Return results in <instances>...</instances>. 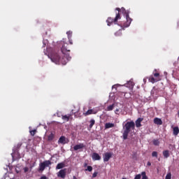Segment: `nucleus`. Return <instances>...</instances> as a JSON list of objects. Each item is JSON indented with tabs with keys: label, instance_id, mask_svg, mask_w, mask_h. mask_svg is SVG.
Masks as SVG:
<instances>
[{
	"label": "nucleus",
	"instance_id": "obj_39",
	"mask_svg": "<svg viewBox=\"0 0 179 179\" xmlns=\"http://www.w3.org/2000/svg\"><path fill=\"white\" fill-rule=\"evenodd\" d=\"M118 111H120L119 109H116V110H115V113H117V112H118Z\"/></svg>",
	"mask_w": 179,
	"mask_h": 179
},
{
	"label": "nucleus",
	"instance_id": "obj_25",
	"mask_svg": "<svg viewBox=\"0 0 179 179\" xmlns=\"http://www.w3.org/2000/svg\"><path fill=\"white\" fill-rule=\"evenodd\" d=\"M141 176H142V179H148V176H146V172L143 171L141 173Z\"/></svg>",
	"mask_w": 179,
	"mask_h": 179
},
{
	"label": "nucleus",
	"instance_id": "obj_40",
	"mask_svg": "<svg viewBox=\"0 0 179 179\" xmlns=\"http://www.w3.org/2000/svg\"><path fill=\"white\" fill-rule=\"evenodd\" d=\"M178 27H179V22H178Z\"/></svg>",
	"mask_w": 179,
	"mask_h": 179
},
{
	"label": "nucleus",
	"instance_id": "obj_5",
	"mask_svg": "<svg viewBox=\"0 0 179 179\" xmlns=\"http://www.w3.org/2000/svg\"><path fill=\"white\" fill-rule=\"evenodd\" d=\"M120 19H121V14H120V13H116V16L115 18L108 17V19L106 20L107 25L111 26L113 23H114V24H117L118 22V20H120Z\"/></svg>",
	"mask_w": 179,
	"mask_h": 179
},
{
	"label": "nucleus",
	"instance_id": "obj_35",
	"mask_svg": "<svg viewBox=\"0 0 179 179\" xmlns=\"http://www.w3.org/2000/svg\"><path fill=\"white\" fill-rule=\"evenodd\" d=\"M129 85H131V87H134V82L129 81Z\"/></svg>",
	"mask_w": 179,
	"mask_h": 179
},
{
	"label": "nucleus",
	"instance_id": "obj_24",
	"mask_svg": "<svg viewBox=\"0 0 179 179\" xmlns=\"http://www.w3.org/2000/svg\"><path fill=\"white\" fill-rule=\"evenodd\" d=\"M152 143L155 146H159V145H160V141H159V140H153Z\"/></svg>",
	"mask_w": 179,
	"mask_h": 179
},
{
	"label": "nucleus",
	"instance_id": "obj_26",
	"mask_svg": "<svg viewBox=\"0 0 179 179\" xmlns=\"http://www.w3.org/2000/svg\"><path fill=\"white\" fill-rule=\"evenodd\" d=\"M36 132H37L36 129H34L30 131V134L31 135V136H34V135H36Z\"/></svg>",
	"mask_w": 179,
	"mask_h": 179
},
{
	"label": "nucleus",
	"instance_id": "obj_1",
	"mask_svg": "<svg viewBox=\"0 0 179 179\" xmlns=\"http://www.w3.org/2000/svg\"><path fill=\"white\" fill-rule=\"evenodd\" d=\"M62 44V57L58 55V53H52L51 55H48V58L51 59L52 62H55V64L59 65V64H62V65H66L68 61H71V58L69 55L66 54L67 52H71V50L68 48V43L64 41H61Z\"/></svg>",
	"mask_w": 179,
	"mask_h": 179
},
{
	"label": "nucleus",
	"instance_id": "obj_12",
	"mask_svg": "<svg viewBox=\"0 0 179 179\" xmlns=\"http://www.w3.org/2000/svg\"><path fill=\"white\" fill-rule=\"evenodd\" d=\"M83 148H86V145L83 143H80L78 145H76L73 147L74 150H79V149H83Z\"/></svg>",
	"mask_w": 179,
	"mask_h": 179
},
{
	"label": "nucleus",
	"instance_id": "obj_2",
	"mask_svg": "<svg viewBox=\"0 0 179 179\" xmlns=\"http://www.w3.org/2000/svg\"><path fill=\"white\" fill-rule=\"evenodd\" d=\"M123 129L124 130L123 131L122 137L124 141H126V139H128V136L131 132V129H135V122H134V121L127 122L123 127Z\"/></svg>",
	"mask_w": 179,
	"mask_h": 179
},
{
	"label": "nucleus",
	"instance_id": "obj_16",
	"mask_svg": "<svg viewBox=\"0 0 179 179\" xmlns=\"http://www.w3.org/2000/svg\"><path fill=\"white\" fill-rule=\"evenodd\" d=\"M173 134L175 136H177V135H178L179 134V128L178 127H175L173 128Z\"/></svg>",
	"mask_w": 179,
	"mask_h": 179
},
{
	"label": "nucleus",
	"instance_id": "obj_21",
	"mask_svg": "<svg viewBox=\"0 0 179 179\" xmlns=\"http://www.w3.org/2000/svg\"><path fill=\"white\" fill-rule=\"evenodd\" d=\"M42 163L45 165V167H48V166H50V164H51V161L46 160Z\"/></svg>",
	"mask_w": 179,
	"mask_h": 179
},
{
	"label": "nucleus",
	"instance_id": "obj_38",
	"mask_svg": "<svg viewBox=\"0 0 179 179\" xmlns=\"http://www.w3.org/2000/svg\"><path fill=\"white\" fill-rule=\"evenodd\" d=\"M41 179H47V176H42Z\"/></svg>",
	"mask_w": 179,
	"mask_h": 179
},
{
	"label": "nucleus",
	"instance_id": "obj_7",
	"mask_svg": "<svg viewBox=\"0 0 179 179\" xmlns=\"http://www.w3.org/2000/svg\"><path fill=\"white\" fill-rule=\"evenodd\" d=\"M110 157H113V153H111V152H106L103 155V162H108L110 160Z\"/></svg>",
	"mask_w": 179,
	"mask_h": 179
},
{
	"label": "nucleus",
	"instance_id": "obj_36",
	"mask_svg": "<svg viewBox=\"0 0 179 179\" xmlns=\"http://www.w3.org/2000/svg\"><path fill=\"white\" fill-rule=\"evenodd\" d=\"M147 166H152V163H150V162H148L147 163Z\"/></svg>",
	"mask_w": 179,
	"mask_h": 179
},
{
	"label": "nucleus",
	"instance_id": "obj_28",
	"mask_svg": "<svg viewBox=\"0 0 179 179\" xmlns=\"http://www.w3.org/2000/svg\"><path fill=\"white\" fill-rule=\"evenodd\" d=\"M93 170V167H92V166H88L87 167V169H85V171H92Z\"/></svg>",
	"mask_w": 179,
	"mask_h": 179
},
{
	"label": "nucleus",
	"instance_id": "obj_37",
	"mask_svg": "<svg viewBox=\"0 0 179 179\" xmlns=\"http://www.w3.org/2000/svg\"><path fill=\"white\" fill-rule=\"evenodd\" d=\"M69 44H71L72 45V44H73V42H72V40L69 39Z\"/></svg>",
	"mask_w": 179,
	"mask_h": 179
},
{
	"label": "nucleus",
	"instance_id": "obj_22",
	"mask_svg": "<svg viewBox=\"0 0 179 179\" xmlns=\"http://www.w3.org/2000/svg\"><path fill=\"white\" fill-rule=\"evenodd\" d=\"M90 128L92 129L93 128V125H94V124H96V120H94V119H92L90 121Z\"/></svg>",
	"mask_w": 179,
	"mask_h": 179
},
{
	"label": "nucleus",
	"instance_id": "obj_30",
	"mask_svg": "<svg viewBox=\"0 0 179 179\" xmlns=\"http://www.w3.org/2000/svg\"><path fill=\"white\" fill-rule=\"evenodd\" d=\"M141 178H142V174L136 175V176L134 177V179H141Z\"/></svg>",
	"mask_w": 179,
	"mask_h": 179
},
{
	"label": "nucleus",
	"instance_id": "obj_27",
	"mask_svg": "<svg viewBox=\"0 0 179 179\" xmlns=\"http://www.w3.org/2000/svg\"><path fill=\"white\" fill-rule=\"evenodd\" d=\"M165 179H171V173L169 172L166 174Z\"/></svg>",
	"mask_w": 179,
	"mask_h": 179
},
{
	"label": "nucleus",
	"instance_id": "obj_20",
	"mask_svg": "<svg viewBox=\"0 0 179 179\" xmlns=\"http://www.w3.org/2000/svg\"><path fill=\"white\" fill-rule=\"evenodd\" d=\"M45 170V166L42 163L39 165V171H44Z\"/></svg>",
	"mask_w": 179,
	"mask_h": 179
},
{
	"label": "nucleus",
	"instance_id": "obj_17",
	"mask_svg": "<svg viewBox=\"0 0 179 179\" xmlns=\"http://www.w3.org/2000/svg\"><path fill=\"white\" fill-rule=\"evenodd\" d=\"M163 156L165 157V159H167L170 157V152L169 150H164L163 151Z\"/></svg>",
	"mask_w": 179,
	"mask_h": 179
},
{
	"label": "nucleus",
	"instance_id": "obj_8",
	"mask_svg": "<svg viewBox=\"0 0 179 179\" xmlns=\"http://www.w3.org/2000/svg\"><path fill=\"white\" fill-rule=\"evenodd\" d=\"M91 114H97V110L90 109L87 112L84 113L83 115H85V117H87V115H91Z\"/></svg>",
	"mask_w": 179,
	"mask_h": 179
},
{
	"label": "nucleus",
	"instance_id": "obj_32",
	"mask_svg": "<svg viewBox=\"0 0 179 179\" xmlns=\"http://www.w3.org/2000/svg\"><path fill=\"white\" fill-rule=\"evenodd\" d=\"M97 174H99V173L94 172V173L92 174V178H96V177H97Z\"/></svg>",
	"mask_w": 179,
	"mask_h": 179
},
{
	"label": "nucleus",
	"instance_id": "obj_3",
	"mask_svg": "<svg viewBox=\"0 0 179 179\" xmlns=\"http://www.w3.org/2000/svg\"><path fill=\"white\" fill-rule=\"evenodd\" d=\"M115 10H117L118 13L122 12L123 15L126 17V20L123 24L124 27H129L131 26V23L132 22V18L129 17V11L125 10L123 7L122 8H116Z\"/></svg>",
	"mask_w": 179,
	"mask_h": 179
},
{
	"label": "nucleus",
	"instance_id": "obj_18",
	"mask_svg": "<svg viewBox=\"0 0 179 179\" xmlns=\"http://www.w3.org/2000/svg\"><path fill=\"white\" fill-rule=\"evenodd\" d=\"M114 107H115V105L114 103L110 105L106 108V111H113V110H114Z\"/></svg>",
	"mask_w": 179,
	"mask_h": 179
},
{
	"label": "nucleus",
	"instance_id": "obj_9",
	"mask_svg": "<svg viewBox=\"0 0 179 179\" xmlns=\"http://www.w3.org/2000/svg\"><path fill=\"white\" fill-rule=\"evenodd\" d=\"M58 143L59 145H65L66 143V137L62 136L58 140Z\"/></svg>",
	"mask_w": 179,
	"mask_h": 179
},
{
	"label": "nucleus",
	"instance_id": "obj_6",
	"mask_svg": "<svg viewBox=\"0 0 179 179\" xmlns=\"http://www.w3.org/2000/svg\"><path fill=\"white\" fill-rule=\"evenodd\" d=\"M57 177H60V178L64 179L65 177H66V169H64L60 170L57 173Z\"/></svg>",
	"mask_w": 179,
	"mask_h": 179
},
{
	"label": "nucleus",
	"instance_id": "obj_23",
	"mask_svg": "<svg viewBox=\"0 0 179 179\" xmlns=\"http://www.w3.org/2000/svg\"><path fill=\"white\" fill-rule=\"evenodd\" d=\"M55 138L54 134L51 133L48 136V141H53Z\"/></svg>",
	"mask_w": 179,
	"mask_h": 179
},
{
	"label": "nucleus",
	"instance_id": "obj_13",
	"mask_svg": "<svg viewBox=\"0 0 179 179\" xmlns=\"http://www.w3.org/2000/svg\"><path fill=\"white\" fill-rule=\"evenodd\" d=\"M154 123H155L157 125H162L163 124V121H162V119L155 117L154 119Z\"/></svg>",
	"mask_w": 179,
	"mask_h": 179
},
{
	"label": "nucleus",
	"instance_id": "obj_14",
	"mask_svg": "<svg viewBox=\"0 0 179 179\" xmlns=\"http://www.w3.org/2000/svg\"><path fill=\"white\" fill-rule=\"evenodd\" d=\"M65 167V162L59 163L56 166V170H61V169H64Z\"/></svg>",
	"mask_w": 179,
	"mask_h": 179
},
{
	"label": "nucleus",
	"instance_id": "obj_34",
	"mask_svg": "<svg viewBox=\"0 0 179 179\" xmlns=\"http://www.w3.org/2000/svg\"><path fill=\"white\" fill-rule=\"evenodd\" d=\"M24 173H27V171H29V168L27 167L24 168Z\"/></svg>",
	"mask_w": 179,
	"mask_h": 179
},
{
	"label": "nucleus",
	"instance_id": "obj_10",
	"mask_svg": "<svg viewBox=\"0 0 179 179\" xmlns=\"http://www.w3.org/2000/svg\"><path fill=\"white\" fill-rule=\"evenodd\" d=\"M92 160L96 161V160H101V157L97 153V152H94L92 155Z\"/></svg>",
	"mask_w": 179,
	"mask_h": 179
},
{
	"label": "nucleus",
	"instance_id": "obj_11",
	"mask_svg": "<svg viewBox=\"0 0 179 179\" xmlns=\"http://www.w3.org/2000/svg\"><path fill=\"white\" fill-rule=\"evenodd\" d=\"M142 121H143V118H142V117H138L136 120V128H141V127H142V124H141V122H142Z\"/></svg>",
	"mask_w": 179,
	"mask_h": 179
},
{
	"label": "nucleus",
	"instance_id": "obj_29",
	"mask_svg": "<svg viewBox=\"0 0 179 179\" xmlns=\"http://www.w3.org/2000/svg\"><path fill=\"white\" fill-rule=\"evenodd\" d=\"M152 157H157V152L153 151L152 152Z\"/></svg>",
	"mask_w": 179,
	"mask_h": 179
},
{
	"label": "nucleus",
	"instance_id": "obj_42",
	"mask_svg": "<svg viewBox=\"0 0 179 179\" xmlns=\"http://www.w3.org/2000/svg\"><path fill=\"white\" fill-rule=\"evenodd\" d=\"M22 145V143L20 145V146Z\"/></svg>",
	"mask_w": 179,
	"mask_h": 179
},
{
	"label": "nucleus",
	"instance_id": "obj_33",
	"mask_svg": "<svg viewBox=\"0 0 179 179\" xmlns=\"http://www.w3.org/2000/svg\"><path fill=\"white\" fill-rule=\"evenodd\" d=\"M121 34H122V33H121V31H118L116 33H115V36H121Z\"/></svg>",
	"mask_w": 179,
	"mask_h": 179
},
{
	"label": "nucleus",
	"instance_id": "obj_15",
	"mask_svg": "<svg viewBox=\"0 0 179 179\" xmlns=\"http://www.w3.org/2000/svg\"><path fill=\"white\" fill-rule=\"evenodd\" d=\"M110 128H114V123H106L105 124V129H108Z\"/></svg>",
	"mask_w": 179,
	"mask_h": 179
},
{
	"label": "nucleus",
	"instance_id": "obj_19",
	"mask_svg": "<svg viewBox=\"0 0 179 179\" xmlns=\"http://www.w3.org/2000/svg\"><path fill=\"white\" fill-rule=\"evenodd\" d=\"M70 118H71V115H69V116L66 115L62 116V119L64 120V121L68 122V121H69V119H70Z\"/></svg>",
	"mask_w": 179,
	"mask_h": 179
},
{
	"label": "nucleus",
	"instance_id": "obj_41",
	"mask_svg": "<svg viewBox=\"0 0 179 179\" xmlns=\"http://www.w3.org/2000/svg\"><path fill=\"white\" fill-rule=\"evenodd\" d=\"M178 117H179V111L178 112Z\"/></svg>",
	"mask_w": 179,
	"mask_h": 179
},
{
	"label": "nucleus",
	"instance_id": "obj_4",
	"mask_svg": "<svg viewBox=\"0 0 179 179\" xmlns=\"http://www.w3.org/2000/svg\"><path fill=\"white\" fill-rule=\"evenodd\" d=\"M152 75L153 76H150L148 78L149 82L151 83H156V82H159V80H162V78H160V73H157V69L154 70Z\"/></svg>",
	"mask_w": 179,
	"mask_h": 179
},
{
	"label": "nucleus",
	"instance_id": "obj_31",
	"mask_svg": "<svg viewBox=\"0 0 179 179\" xmlns=\"http://www.w3.org/2000/svg\"><path fill=\"white\" fill-rule=\"evenodd\" d=\"M66 34H67V36H68V37L69 38V37L72 36V31H69L66 32Z\"/></svg>",
	"mask_w": 179,
	"mask_h": 179
}]
</instances>
